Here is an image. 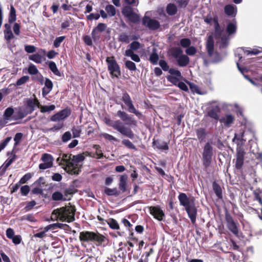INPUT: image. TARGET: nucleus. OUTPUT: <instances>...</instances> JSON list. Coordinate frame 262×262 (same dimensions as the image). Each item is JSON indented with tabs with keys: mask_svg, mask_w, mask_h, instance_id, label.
Segmentation results:
<instances>
[{
	"mask_svg": "<svg viewBox=\"0 0 262 262\" xmlns=\"http://www.w3.org/2000/svg\"><path fill=\"white\" fill-rule=\"evenodd\" d=\"M117 116L120 117L122 121L120 120L111 119L108 117H105L104 122L105 123L112 127L115 130L120 133L123 136H124L129 139H133L135 135L131 128L126 126H137V122L131 115L121 111H118L117 113Z\"/></svg>",
	"mask_w": 262,
	"mask_h": 262,
	"instance_id": "1",
	"label": "nucleus"
},
{
	"mask_svg": "<svg viewBox=\"0 0 262 262\" xmlns=\"http://www.w3.org/2000/svg\"><path fill=\"white\" fill-rule=\"evenodd\" d=\"M84 158L82 154L73 156L72 154H63L61 157L57 158V162L62 165L67 172L71 174H78L80 171Z\"/></svg>",
	"mask_w": 262,
	"mask_h": 262,
	"instance_id": "2",
	"label": "nucleus"
},
{
	"mask_svg": "<svg viewBox=\"0 0 262 262\" xmlns=\"http://www.w3.org/2000/svg\"><path fill=\"white\" fill-rule=\"evenodd\" d=\"M76 209L74 206H66L54 209L51 214V220L53 221L59 220L61 222H72L75 220Z\"/></svg>",
	"mask_w": 262,
	"mask_h": 262,
	"instance_id": "3",
	"label": "nucleus"
},
{
	"mask_svg": "<svg viewBox=\"0 0 262 262\" xmlns=\"http://www.w3.org/2000/svg\"><path fill=\"white\" fill-rule=\"evenodd\" d=\"M180 204L185 207L189 217L192 224L196 221L197 209L195 206L194 198H188L184 193H181L178 196Z\"/></svg>",
	"mask_w": 262,
	"mask_h": 262,
	"instance_id": "4",
	"label": "nucleus"
},
{
	"mask_svg": "<svg viewBox=\"0 0 262 262\" xmlns=\"http://www.w3.org/2000/svg\"><path fill=\"white\" fill-rule=\"evenodd\" d=\"M79 240L82 242H93L101 244L105 241V237L98 232L82 231L79 233Z\"/></svg>",
	"mask_w": 262,
	"mask_h": 262,
	"instance_id": "5",
	"label": "nucleus"
},
{
	"mask_svg": "<svg viewBox=\"0 0 262 262\" xmlns=\"http://www.w3.org/2000/svg\"><path fill=\"white\" fill-rule=\"evenodd\" d=\"M213 155V147L209 142H207L203 147L202 153L203 164L206 168L210 166L212 162Z\"/></svg>",
	"mask_w": 262,
	"mask_h": 262,
	"instance_id": "6",
	"label": "nucleus"
},
{
	"mask_svg": "<svg viewBox=\"0 0 262 262\" xmlns=\"http://www.w3.org/2000/svg\"><path fill=\"white\" fill-rule=\"evenodd\" d=\"M215 21V36L217 39V42L220 43V48L226 47L228 43L229 38L228 36L225 34V32L222 30L216 20Z\"/></svg>",
	"mask_w": 262,
	"mask_h": 262,
	"instance_id": "7",
	"label": "nucleus"
},
{
	"mask_svg": "<svg viewBox=\"0 0 262 262\" xmlns=\"http://www.w3.org/2000/svg\"><path fill=\"white\" fill-rule=\"evenodd\" d=\"M122 13L124 17L132 23H137L140 20L139 15L129 6L124 7L122 10Z\"/></svg>",
	"mask_w": 262,
	"mask_h": 262,
	"instance_id": "8",
	"label": "nucleus"
},
{
	"mask_svg": "<svg viewBox=\"0 0 262 262\" xmlns=\"http://www.w3.org/2000/svg\"><path fill=\"white\" fill-rule=\"evenodd\" d=\"M106 61L107 63L108 69L110 74L113 76L118 77L121 74V72L120 68L114 57H107Z\"/></svg>",
	"mask_w": 262,
	"mask_h": 262,
	"instance_id": "9",
	"label": "nucleus"
},
{
	"mask_svg": "<svg viewBox=\"0 0 262 262\" xmlns=\"http://www.w3.org/2000/svg\"><path fill=\"white\" fill-rule=\"evenodd\" d=\"M122 99L123 101L128 107V111L129 112L135 114L138 117H140L142 114L135 108L129 95L126 93H124Z\"/></svg>",
	"mask_w": 262,
	"mask_h": 262,
	"instance_id": "10",
	"label": "nucleus"
},
{
	"mask_svg": "<svg viewBox=\"0 0 262 262\" xmlns=\"http://www.w3.org/2000/svg\"><path fill=\"white\" fill-rule=\"evenodd\" d=\"M41 160L43 163L39 165L40 169L45 170L53 166L54 158L51 155L49 154H42Z\"/></svg>",
	"mask_w": 262,
	"mask_h": 262,
	"instance_id": "11",
	"label": "nucleus"
},
{
	"mask_svg": "<svg viewBox=\"0 0 262 262\" xmlns=\"http://www.w3.org/2000/svg\"><path fill=\"white\" fill-rule=\"evenodd\" d=\"M235 116L230 113H226L220 119L221 125L226 128H229L234 124Z\"/></svg>",
	"mask_w": 262,
	"mask_h": 262,
	"instance_id": "12",
	"label": "nucleus"
},
{
	"mask_svg": "<svg viewBox=\"0 0 262 262\" xmlns=\"http://www.w3.org/2000/svg\"><path fill=\"white\" fill-rule=\"evenodd\" d=\"M245 152L244 148L241 145H239L237 143V147L236 149V160L235 163V166L237 169L242 168L243 163Z\"/></svg>",
	"mask_w": 262,
	"mask_h": 262,
	"instance_id": "13",
	"label": "nucleus"
},
{
	"mask_svg": "<svg viewBox=\"0 0 262 262\" xmlns=\"http://www.w3.org/2000/svg\"><path fill=\"white\" fill-rule=\"evenodd\" d=\"M142 24L150 30H156L160 27V23L158 20L152 19L146 15L143 18Z\"/></svg>",
	"mask_w": 262,
	"mask_h": 262,
	"instance_id": "14",
	"label": "nucleus"
},
{
	"mask_svg": "<svg viewBox=\"0 0 262 262\" xmlns=\"http://www.w3.org/2000/svg\"><path fill=\"white\" fill-rule=\"evenodd\" d=\"M225 219L227 222V226L228 229L234 235H237L238 233V227L234 221L232 217L227 213L225 215Z\"/></svg>",
	"mask_w": 262,
	"mask_h": 262,
	"instance_id": "15",
	"label": "nucleus"
},
{
	"mask_svg": "<svg viewBox=\"0 0 262 262\" xmlns=\"http://www.w3.org/2000/svg\"><path fill=\"white\" fill-rule=\"evenodd\" d=\"M70 115V110L67 109L63 110L53 115L51 117V120L54 122L60 121L68 117Z\"/></svg>",
	"mask_w": 262,
	"mask_h": 262,
	"instance_id": "16",
	"label": "nucleus"
},
{
	"mask_svg": "<svg viewBox=\"0 0 262 262\" xmlns=\"http://www.w3.org/2000/svg\"><path fill=\"white\" fill-rule=\"evenodd\" d=\"M150 213L159 221H161L164 215L163 211L157 206L149 207Z\"/></svg>",
	"mask_w": 262,
	"mask_h": 262,
	"instance_id": "17",
	"label": "nucleus"
},
{
	"mask_svg": "<svg viewBox=\"0 0 262 262\" xmlns=\"http://www.w3.org/2000/svg\"><path fill=\"white\" fill-rule=\"evenodd\" d=\"M45 54L46 51L43 49H41L38 53L30 55L29 59L35 63H40L42 62L43 57Z\"/></svg>",
	"mask_w": 262,
	"mask_h": 262,
	"instance_id": "18",
	"label": "nucleus"
},
{
	"mask_svg": "<svg viewBox=\"0 0 262 262\" xmlns=\"http://www.w3.org/2000/svg\"><path fill=\"white\" fill-rule=\"evenodd\" d=\"M127 180L128 176L126 174L122 175L120 178L119 188L122 192H124L126 191Z\"/></svg>",
	"mask_w": 262,
	"mask_h": 262,
	"instance_id": "19",
	"label": "nucleus"
},
{
	"mask_svg": "<svg viewBox=\"0 0 262 262\" xmlns=\"http://www.w3.org/2000/svg\"><path fill=\"white\" fill-rule=\"evenodd\" d=\"M106 27V26L105 24L103 23H99L97 26L93 30L92 32V35L93 39H96L98 37V36L97 35V34L98 32L103 31L105 29Z\"/></svg>",
	"mask_w": 262,
	"mask_h": 262,
	"instance_id": "20",
	"label": "nucleus"
},
{
	"mask_svg": "<svg viewBox=\"0 0 262 262\" xmlns=\"http://www.w3.org/2000/svg\"><path fill=\"white\" fill-rule=\"evenodd\" d=\"M39 102L36 98L30 99L27 101V106L30 110V113H32L36 106L39 107Z\"/></svg>",
	"mask_w": 262,
	"mask_h": 262,
	"instance_id": "21",
	"label": "nucleus"
},
{
	"mask_svg": "<svg viewBox=\"0 0 262 262\" xmlns=\"http://www.w3.org/2000/svg\"><path fill=\"white\" fill-rule=\"evenodd\" d=\"M176 60L178 64L182 67L186 66L189 62V57L183 54Z\"/></svg>",
	"mask_w": 262,
	"mask_h": 262,
	"instance_id": "22",
	"label": "nucleus"
},
{
	"mask_svg": "<svg viewBox=\"0 0 262 262\" xmlns=\"http://www.w3.org/2000/svg\"><path fill=\"white\" fill-rule=\"evenodd\" d=\"M14 113V110L12 107H9L5 111L3 115V120L5 123H8V121L11 120V117Z\"/></svg>",
	"mask_w": 262,
	"mask_h": 262,
	"instance_id": "23",
	"label": "nucleus"
},
{
	"mask_svg": "<svg viewBox=\"0 0 262 262\" xmlns=\"http://www.w3.org/2000/svg\"><path fill=\"white\" fill-rule=\"evenodd\" d=\"M49 69L55 75L58 76H61V73L59 71L56 63L52 61H49L47 62Z\"/></svg>",
	"mask_w": 262,
	"mask_h": 262,
	"instance_id": "24",
	"label": "nucleus"
},
{
	"mask_svg": "<svg viewBox=\"0 0 262 262\" xmlns=\"http://www.w3.org/2000/svg\"><path fill=\"white\" fill-rule=\"evenodd\" d=\"M214 42L212 38L210 36L207 42L206 48L209 56H212L213 53Z\"/></svg>",
	"mask_w": 262,
	"mask_h": 262,
	"instance_id": "25",
	"label": "nucleus"
},
{
	"mask_svg": "<svg viewBox=\"0 0 262 262\" xmlns=\"http://www.w3.org/2000/svg\"><path fill=\"white\" fill-rule=\"evenodd\" d=\"M225 11L228 15H235L236 13V7L233 5H227L225 7Z\"/></svg>",
	"mask_w": 262,
	"mask_h": 262,
	"instance_id": "26",
	"label": "nucleus"
},
{
	"mask_svg": "<svg viewBox=\"0 0 262 262\" xmlns=\"http://www.w3.org/2000/svg\"><path fill=\"white\" fill-rule=\"evenodd\" d=\"M220 112V108L219 106H216L215 107L210 110L208 112V115L210 117L217 120L219 119V113Z\"/></svg>",
	"mask_w": 262,
	"mask_h": 262,
	"instance_id": "27",
	"label": "nucleus"
},
{
	"mask_svg": "<svg viewBox=\"0 0 262 262\" xmlns=\"http://www.w3.org/2000/svg\"><path fill=\"white\" fill-rule=\"evenodd\" d=\"M155 148L162 150H167L168 146L166 142L154 141L153 142Z\"/></svg>",
	"mask_w": 262,
	"mask_h": 262,
	"instance_id": "28",
	"label": "nucleus"
},
{
	"mask_svg": "<svg viewBox=\"0 0 262 262\" xmlns=\"http://www.w3.org/2000/svg\"><path fill=\"white\" fill-rule=\"evenodd\" d=\"M124 55L126 56L130 57L131 59L137 62L140 61V58L139 56L136 54H134L131 50H126L125 52Z\"/></svg>",
	"mask_w": 262,
	"mask_h": 262,
	"instance_id": "29",
	"label": "nucleus"
},
{
	"mask_svg": "<svg viewBox=\"0 0 262 262\" xmlns=\"http://www.w3.org/2000/svg\"><path fill=\"white\" fill-rule=\"evenodd\" d=\"M16 10L14 8V7L11 5L10 6V11L9 15V23L10 24L12 23L14 21L16 20Z\"/></svg>",
	"mask_w": 262,
	"mask_h": 262,
	"instance_id": "30",
	"label": "nucleus"
},
{
	"mask_svg": "<svg viewBox=\"0 0 262 262\" xmlns=\"http://www.w3.org/2000/svg\"><path fill=\"white\" fill-rule=\"evenodd\" d=\"M236 30V23L235 21L229 23L227 27V31L229 34H231L235 32Z\"/></svg>",
	"mask_w": 262,
	"mask_h": 262,
	"instance_id": "31",
	"label": "nucleus"
},
{
	"mask_svg": "<svg viewBox=\"0 0 262 262\" xmlns=\"http://www.w3.org/2000/svg\"><path fill=\"white\" fill-rule=\"evenodd\" d=\"M213 189L219 199L222 198V191L221 187L216 183L214 182L212 184Z\"/></svg>",
	"mask_w": 262,
	"mask_h": 262,
	"instance_id": "32",
	"label": "nucleus"
},
{
	"mask_svg": "<svg viewBox=\"0 0 262 262\" xmlns=\"http://www.w3.org/2000/svg\"><path fill=\"white\" fill-rule=\"evenodd\" d=\"M166 11L169 15H174L177 12V7L173 4H170L167 6Z\"/></svg>",
	"mask_w": 262,
	"mask_h": 262,
	"instance_id": "33",
	"label": "nucleus"
},
{
	"mask_svg": "<svg viewBox=\"0 0 262 262\" xmlns=\"http://www.w3.org/2000/svg\"><path fill=\"white\" fill-rule=\"evenodd\" d=\"M159 60V56L156 52V50L154 49L152 53L149 57V60L153 64H156Z\"/></svg>",
	"mask_w": 262,
	"mask_h": 262,
	"instance_id": "34",
	"label": "nucleus"
},
{
	"mask_svg": "<svg viewBox=\"0 0 262 262\" xmlns=\"http://www.w3.org/2000/svg\"><path fill=\"white\" fill-rule=\"evenodd\" d=\"M104 192L107 195H118L119 194V191L116 188L111 189L106 187L104 189Z\"/></svg>",
	"mask_w": 262,
	"mask_h": 262,
	"instance_id": "35",
	"label": "nucleus"
},
{
	"mask_svg": "<svg viewBox=\"0 0 262 262\" xmlns=\"http://www.w3.org/2000/svg\"><path fill=\"white\" fill-rule=\"evenodd\" d=\"M105 10L107 12L108 15L110 16H114L116 14V9L112 5H108L105 7Z\"/></svg>",
	"mask_w": 262,
	"mask_h": 262,
	"instance_id": "36",
	"label": "nucleus"
},
{
	"mask_svg": "<svg viewBox=\"0 0 262 262\" xmlns=\"http://www.w3.org/2000/svg\"><path fill=\"white\" fill-rule=\"evenodd\" d=\"M196 135L200 142H202L205 138V130L203 128H200L196 130Z\"/></svg>",
	"mask_w": 262,
	"mask_h": 262,
	"instance_id": "37",
	"label": "nucleus"
},
{
	"mask_svg": "<svg viewBox=\"0 0 262 262\" xmlns=\"http://www.w3.org/2000/svg\"><path fill=\"white\" fill-rule=\"evenodd\" d=\"M244 132L242 131L239 133L235 134L234 137L232 140L233 142H236L237 141H245L246 140L244 139Z\"/></svg>",
	"mask_w": 262,
	"mask_h": 262,
	"instance_id": "38",
	"label": "nucleus"
},
{
	"mask_svg": "<svg viewBox=\"0 0 262 262\" xmlns=\"http://www.w3.org/2000/svg\"><path fill=\"white\" fill-rule=\"evenodd\" d=\"M236 64H237V67L238 68V70L243 74L244 77L246 79L249 80L252 84L256 85L255 82L253 80H252L249 77H248V76L247 75H244V73L245 72H247V69L245 68H244L240 67L239 66V63L238 62L236 63Z\"/></svg>",
	"mask_w": 262,
	"mask_h": 262,
	"instance_id": "39",
	"label": "nucleus"
},
{
	"mask_svg": "<svg viewBox=\"0 0 262 262\" xmlns=\"http://www.w3.org/2000/svg\"><path fill=\"white\" fill-rule=\"evenodd\" d=\"M183 54V51L179 48H174L172 50L171 55L176 59Z\"/></svg>",
	"mask_w": 262,
	"mask_h": 262,
	"instance_id": "40",
	"label": "nucleus"
},
{
	"mask_svg": "<svg viewBox=\"0 0 262 262\" xmlns=\"http://www.w3.org/2000/svg\"><path fill=\"white\" fill-rule=\"evenodd\" d=\"M108 224L110 227L113 229L117 230L119 229V225L118 222L114 219H110L108 221Z\"/></svg>",
	"mask_w": 262,
	"mask_h": 262,
	"instance_id": "41",
	"label": "nucleus"
},
{
	"mask_svg": "<svg viewBox=\"0 0 262 262\" xmlns=\"http://www.w3.org/2000/svg\"><path fill=\"white\" fill-rule=\"evenodd\" d=\"M28 72L30 75H36L39 72L36 67L33 64L29 65L28 68Z\"/></svg>",
	"mask_w": 262,
	"mask_h": 262,
	"instance_id": "42",
	"label": "nucleus"
},
{
	"mask_svg": "<svg viewBox=\"0 0 262 262\" xmlns=\"http://www.w3.org/2000/svg\"><path fill=\"white\" fill-rule=\"evenodd\" d=\"M125 67L130 71H135L136 70V66L134 62L130 60H126L125 62Z\"/></svg>",
	"mask_w": 262,
	"mask_h": 262,
	"instance_id": "43",
	"label": "nucleus"
},
{
	"mask_svg": "<svg viewBox=\"0 0 262 262\" xmlns=\"http://www.w3.org/2000/svg\"><path fill=\"white\" fill-rule=\"evenodd\" d=\"M72 134L74 138H77L80 136L81 129L80 126L74 127L72 129Z\"/></svg>",
	"mask_w": 262,
	"mask_h": 262,
	"instance_id": "44",
	"label": "nucleus"
},
{
	"mask_svg": "<svg viewBox=\"0 0 262 262\" xmlns=\"http://www.w3.org/2000/svg\"><path fill=\"white\" fill-rule=\"evenodd\" d=\"M52 198L54 201H61L63 199V196L61 192L56 191L52 194Z\"/></svg>",
	"mask_w": 262,
	"mask_h": 262,
	"instance_id": "45",
	"label": "nucleus"
},
{
	"mask_svg": "<svg viewBox=\"0 0 262 262\" xmlns=\"http://www.w3.org/2000/svg\"><path fill=\"white\" fill-rule=\"evenodd\" d=\"M23 137V134L21 133H18L16 134L14 138V141H15L14 145V147L17 146L19 144V143L22 140Z\"/></svg>",
	"mask_w": 262,
	"mask_h": 262,
	"instance_id": "46",
	"label": "nucleus"
},
{
	"mask_svg": "<svg viewBox=\"0 0 262 262\" xmlns=\"http://www.w3.org/2000/svg\"><path fill=\"white\" fill-rule=\"evenodd\" d=\"M72 138V134L71 132L68 131L65 132L61 137V141L66 143L69 141Z\"/></svg>",
	"mask_w": 262,
	"mask_h": 262,
	"instance_id": "47",
	"label": "nucleus"
},
{
	"mask_svg": "<svg viewBox=\"0 0 262 262\" xmlns=\"http://www.w3.org/2000/svg\"><path fill=\"white\" fill-rule=\"evenodd\" d=\"M196 49L193 46H189L185 50V53L189 56H193L196 53Z\"/></svg>",
	"mask_w": 262,
	"mask_h": 262,
	"instance_id": "48",
	"label": "nucleus"
},
{
	"mask_svg": "<svg viewBox=\"0 0 262 262\" xmlns=\"http://www.w3.org/2000/svg\"><path fill=\"white\" fill-rule=\"evenodd\" d=\"M122 143L128 148L135 149L136 146L128 139H123Z\"/></svg>",
	"mask_w": 262,
	"mask_h": 262,
	"instance_id": "49",
	"label": "nucleus"
},
{
	"mask_svg": "<svg viewBox=\"0 0 262 262\" xmlns=\"http://www.w3.org/2000/svg\"><path fill=\"white\" fill-rule=\"evenodd\" d=\"M140 48V43L138 41H133L130 44V49L127 50H131L134 52V51H136Z\"/></svg>",
	"mask_w": 262,
	"mask_h": 262,
	"instance_id": "50",
	"label": "nucleus"
},
{
	"mask_svg": "<svg viewBox=\"0 0 262 262\" xmlns=\"http://www.w3.org/2000/svg\"><path fill=\"white\" fill-rule=\"evenodd\" d=\"M102 137L105 139L106 140H107L110 141H112V142H118V140L115 138V137H114L113 136L110 135V134H108L107 133H103L102 134Z\"/></svg>",
	"mask_w": 262,
	"mask_h": 262,
	"instance_id": "51",
	"label": "nucleus"
},
{
	"mask_svg": "<svg viewBox=\"0 0 262 262\" xmlns=\"http://www.w3.org/2000/svg\"><path fill=\"white\" fill-rule=\"evenodd\" d=\"M180 43L183 48H188L191 44V41L188 38H183L180 40Z\"/></svg>",
	"mask_w": 262,
	"mask_h": 262,
	"instance_id": "52",
	"label": "nucleus"
},
{
	"mask_svg": "<svg viewBox=\"0 0 262 262\" xmlns=\"http://www.w3.org/2000/svg\"><path fill=\"white\" fill-rule=\"evenodd\" d=\"M32 174L30 173H27L25 174L19 180V184H24L29 181L32 178Z\"/></svg>",
	"mask_w": 262,
	"mask_h": 262,
	"instance_id": "53",
	"label": "nucleus"
},
{
	"mask_svg": "<svg viewBox=\"0 0 262 262\" xmlns=\"http://www.w3.org/2000/svg\"><path fill=\"white\" fill-rule=\"evenodd\" d=\"M55 108L54 105H51L49 106H41L40 107V111L41 113H45L50 112L54 110Z\"/></svg>",
	"mask_w": 262,
	"mask_h": 262,
	"instance_id": "54",
	"label": "nucleus"
},
{
	"mask_svg": "<svg viewBox=\"0 0 262 262\" xmlns=\"http://www.w3.org/2000/svg\"><path fill=\"white\" fill-rule=\"evenodd\" d=\"M65 37L64 36H60L57 37L55 40L54 41V46L55 48H58L60 46L61 43L63 41Z\"/></svg>",
	"mask_w": 262,
	"mask_h": 262,
	"instance_id": "55",
	"label": "nucleus"
},
{
	"mask_svg": "<svg viewBox=\"0 0 262 262\" xmlns=\"http://www.w3.org/2000/svg\"><path fill=\"white\" fill-rule=\"evenodd\" d=\"M11 139L12 138L11 137H8L0 144V152L5 148L8 143L11 141Z\"/></svg>",
	"mask_w": 262,
	"mask_h": 262,
	"instance_id": "56",
	"label": "nucleus"
},
{
	"mask_svg": "<svg viewBox=\"0 0 262 262\" xmlns=\"http://www.w3.org/2000/svg\"><path fill=\"white\" fill-rule=\"evenodd\" d=\"M29 79V76H24L19 79L16 82L17 85H21L26 83Z\"/></svg>",
	"mask_w": 262,
	"mask_h": 262,
	"instance_id": "57",
	"label": "nucleus"
},
{
	"mask_svg": "<svg viewBox=\"0 0 262 262\" xmlns=\"http://www.w3.org/2000/svg\"><path fill=\"white\" fill-rule=\"evenodd\" d=\"M159 64L164 71H167L169 70V66L165 60H160L159 61Z\"/></svg>",
	"mask_w": 262,
	"mask_h": 262,
	"instance_id": "58",
	"label": "nucleus"
},
{
	"mask_svg": "<svg viewBox=\"0 0 262 262\" xmlns=\"http://www.w3.org/2000/svg\"><path fill=\"white\" fill-rule=\"evenodd\" d=\"M30 191V187L28 185H24L20 188V192L23 195H26Z\"/></svg>",
	"mask_w": 262,
	"mask_h": 262,
	"instance_id": "59",
	"label": "nucleus"
},
{
	"mask_svg": "<svg viewBox=\"0 0 262 262\" xmlns=\"http://www.w3.org/2000/svg\"><path fill=\"white\" fill-rule=\"evenodd\" d=\"M94 147L96 149V155L97 159H101L103 157V155L100 149V147L98 145H95Z\"/></svg>",
	"mask_w": 262,
	"mask_h": 262,
	"instance_id": "60",
	"label": "nucleus"
},
{
	"mask_svg": "<svg viewBox=\"0 0 262 262\" xmlns=\"http://www.w3.org/2000/svg\"><path fill=\"white\" fill-rule=\"evenodd\" d=\"M25 51L29 53H34L36 51V48L32 45H26L25 47Z\"/></svg>",
	"mask_w": 262,
	"mask_h": 262,
	"instance_id": "61",
	"label": "nucleus"
},
{
	"mask_svg": "<svg viewBox=\"0 0 262 262\" xmlns=\"http://www.w3.org/2000/svg\"><path fill=\"white\" fill-rule=\"evenodd\" d=\"M44 88L52 90L53 88V83L51 80L46 78Z\"/></svg>",
	"mask_w": 262,
	"mask_h": 262,
	"instance_id": "62",
	"label": "nucleus"
},
{
	"mask_svg": "<svg viewBox=\"0 0 262 262\" xmlns=\"http://www.w3.org/2000/svg\"><path fill=\"white\" fill-rule=\"evenodd\" d=\"M4 37L7 41H9L14 37V35L12 31L4 32Z\"/></svg>",
	"mask_w": 262,
	"mask_h": 262,
	"instance_id": "63",
	"label": "nucleus"
},
{
	"mask_svg": "<svg viewBox=\"0 0 262 262\" xmlns=\"http://www.w3.org/2000/svg\"><path fill=\"white\" fill-rule=\"evenodd\" d=\"M100 17V14L98 13H91L90 15L87 16L88 20H92L94 19L97 20Z\"/></svg>",
	"mask_w": 262,
	"mask_h": 262,
	"instance_id": "64",
	"label": "nucleus"
}]
</instances>
